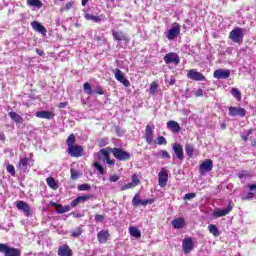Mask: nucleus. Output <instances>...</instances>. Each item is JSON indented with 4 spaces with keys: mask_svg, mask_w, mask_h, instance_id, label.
I'll return each mask as SVG.
<instances>
[{
    "mask_svg": "<svg viewBox=\"0 0 256 256\" xmlns=\"http://www.w3.org/2000/svg\"><path fill=\"white\" fill-rule=\"evenodd\" d=\"M83 234V229L81 227L75 228L71 231V237H81Z\"/></svg>",
    "mask_w": 256,
    "mask_h": 256,
    "instance_id": "37",
    "label": "nucleus"
},
{
    "mask_svg": "<svg viewBox=\"0 0 256 256\" xmlns=\"http://www.w3.org/2000/svg\"><path fill=\"white\" fill-rule=\"evenodd\" d=\"M251 131L252 130H248L247 135L246 136L245 135L242 136L243 141H247V139H249V135H251Z\"/></svg>",
    "mask_w": 256,
    "mask_h": 256,
    "instance_id": "63",
    "label": "nucleus"
},
{
    "mask_svg": "<svg viewBox=\"0 0 256 256\" xmlns=\"http://www.w3.org/2000/svg\"><path fill=\"white\" fill-rule=\"evenodd\" d=\"M83 89H84L86 95L93 94V89L91 88V84H89V82L84 83Z\"/></svg>",
    "mask_w": 256,
    "mask_h": 256,
    "instance_id": "38",
    "label": "nucleus"
},
{
    "mask_svg": "<svg viewBox=\"0 0 256 256\" xmlns=\"http://www.w3.org/2000/svg\"><path fill=\"white\" fill-rule=\"evenodd\" d=\"M179 35H181V26L179 23L175 22L172 24L171 29L166 32V38L169 41H173L176 37H179Z\"/></svg>",
    "mask_w": 256,
    "mask_h": 256,
    "instance_id": "4",
    "label": "nucleus"
},
{
    "mask_svg": "<svg viewBox=\"0 0 256 256\" xmlns=\"http://www.w3.org/2000/svg\"><path fill=\"white\" fill-rule=\"evenodd\" d=\"M154 157H161V159H171V155L167 150H160L154 154Z\"/></svg>",
    "mask_w": 256,
    "mask_h": 256,
    "instance_id": "31",
    "label": "nucleus"
},
{
    "mask_svg": "<svg viewBox=\"0 0 256 256\" xmlns=\"http://www.w3.org/2000/svg\"><path fill=\"white\" fill-rule=\"evenodd\" d=\"M114 77L116 80L119 81V83H122L124 87H129V85H131V82H129L127 78H125V74H123V72L120 69L114 70Z\"/></svg>",
    "mask_w": 256,
    "mask_h": 256,
    "instance_id": "15",
    "label": "nucleus"
},
{
    "mask_svg": "<svg viewBox=\"0 0 256 256\" xmlns=\"http://www.w3.org/2000/svg\"><path fill=\"white\" fill-rule=\"evenodd\" d=\"M66 143L68 147H73V145L75 144V134H70L68 139L66 140Z\"/></svg>",
    "mask_w": 256,
    "mask_h": 256,
    "instance_id": "40",
    "label": "nucleus"
},
{
    "mask_svg": "<svg viewBox=\"0 0 256 256\" xmlns=\"http://www.w3.org/2000/svg\"><path fill=\"white\" fill-rule=\"evenodd\" d=\"M70 173H71V179H79V177H80V173L79 172H77L75 169H71L70 170Z\"/></svg>",
    "mask_w": 256,
    "mask_h": 256,
    "instance_id": "47",
    "label": "nucleus"
},
{
    "mask_svg": "<svg viewBox=\"0 0 256 256\" xmlns=\"http://www.w3.org/2000/svg\"><path fill=\"white\" fill-rule=\"evenodd\" d=\"M8 115L16 125H23V116L19 115L17 112L11 111Z\"/></svg>",
    "mask_w": 256,
    "mask_h": 256,
    "instance_id": "24",
    "label": "nucleus"
},
{
    "mask_svg": "<svg viewBox=\"0 0 256 256\" xmlns=\"http://www.w3.org/2000/svg\"><path fill=\"white\" fill-rule=\"evenodd\" d=\"M58 256H73V250L69 245L64 244L58 248Z\"/></svg>",
    "mask_w": 256,
    "mask_h": 256,
    "instance_id": "21",
    "label": "nucleus"
},
{
    "mask_svg": "<svg viewBox=\"0 0 256 256\" xmlns=\"http://www.w3.org/2000/svg\"><path fill=\"white\" fill-rule=\"evenodd\" d=\"M95 221L97 223H103V221H105V216L101 215V214H96L95 215Z\"/></svg>",
    "mask_w": 256,
    "mask_h": 256,
    "instance_id": "50",
    "label": "nucleus"
},
{
    "mask_svg": "<svg viewBox=\"0 0 256 256\" xmlns=\"http://www.w3.org/2000/svg\"><path fill=\"white\" fill-rule=\"evenodd\" d=\"M0 253H3L4 256H21L19 249L10 247L7 244H0Z\"/></svg>",
    "mask_w": 256,
    "mask_h": 256,
    "instance_id": "5",
    "label": "nucleus"
},
{
    "mask_svg": "<svg viewBox=\"0 0 256 256\" xmlns=\"http://www.w3.org/2000/svg\"><path fill=\"white\" fill-rule=\"evenodd\" d=\"M155 126H153L151 123H148L146 125V129H145V139H146V143H148V145H151V143H153V135L155 133Z\"/></svg>",
    "mask_w": 256,
    "mask_h": 256,
    "instance_id": "14",
    "label": "nucleus"
},
{
    "mask_svg": "<svg viewBox=\"0 0 256 256\" xmlns=\"http://www.w3.org/2000/svg\"><path fill=\"white\" fill-rule=\"evenodd\" d=\"M97 238L99 243H107V239H109V231L101 230L100 232H98Z\"/></svg>",
    "mask_w": 256,
    "mask_h": 256,
    "instance_id": "27",
    "label": "nucleus"
},
{
    "mask_svg": "<svg viewBox=\"0 0 256 256\" xmlns=\"http://www.w3.org/2000/svg\"><path fill=\"white\" fill-rule=\"evenodd\" d=\"M80 203L79 198L77 197L76 199H74L71 204L70 207H77V205Z\"/></svg>",
    "mask_w": 256,
    "mask_h": 256,
    "instance_id": "57",
    "label": "nucleus"
},
{
    "mask_svg": "<svg viewBox=\"0 0 256 256\" xmlns=\"http://www.w3.org/2000/svg\"><path fill=\"white\" fill-rule=\"evenodd\" d=\"M228 115L229 117H245V115H247V110L241 107H229Z\"/></svg>",
    "mask_w": 256,
    "mask_h": 256,
    "instance_id": "12",
    "label": "nucleus"
},
{
    "mask_svg": "<svg viewBox=\"0 0 256 256\" xmlns=\"http://www.w3.org/2000/svg\"><path fill=\"white\" fill-rule=\"evenodd\" d=\"M231 95L236 99V101H241V91L237 88H232L231 89Z\"/></svg>",
    "mask_w": 256,
    "mask_h": 256,
    "instance_id": "35",
    "label": "nucleus"
},
{
    "mask_svg": "<svg viewBox=\"0 0 256 256\" xmlns=\"http://www.w3.org/2000/svg\"><path fill=\"white\" fill-rule=\"evenodd\" d=\"M166 127L167 129H169V131H172V133H180L181 132V126L179 125V123L177 121L174 120H170L166 123Z\"/></svg>",
    "mask_w": 256,
    "mask_h": 256,
    "instance_id": "20",
    "label": "nucleus"
},
{
    "mask_svg": "<svg viewBox=\"0 0 256 256\" xmlns=\"http://www.w3.org/2000/svg\"><path fill=\"white\" fill-rule=\"evenodd\" d=\"M85 19L88 21H93V23H101V21H105V16L103 14L99 16H95L93 14H85Z\"/></svg>",
    "mask_w": 256,
    "mask_h": 256,
    "instance_id": "25",
    "label": "nucleus"
},
{
    "mask_svg": "<svg viewBox=\"0 0 256 256\" xmlns=\"http://www.w3.org/2000/svg\"><path fill=\"white\" fill-rule=\"evenodd\" d=\"M94 168L98 171L99 175H105V168L99 162L94 163Z\"/></svg>",
    "mask_w": 256,
    "mask_h": 256,
    "instance_id": "36",
    "label": "nucleus"
},
{
    "mask_svg": "<svg viewBox=\"0 0 256 256\" xmlns=\"http://www.w3.org/2000/svg\"><path fill=\"white\" fill-rule=\"evenodd\" d=\"M16 208L18 209V211H22L25 217H31L32 215L31 206L27 202L23 200L17 201Z\"/></svg>",
    "mask_w": 256,
    "mask_h": 256,
    "instance_id": "7",
    "label": "nucleus"
},
{
    "mask_svg": "<svg viewBox=\"0 0 256 256\" xmlns=\"http://www.w3.org/2000/svg\"><path fill=\"white\" fill-rule=\"evenodd\" d=\"M31 27H32V29H34V31H37L38 33H41L42 35H47V29L45 28V26H43L38 21H32Z\"/></svg>",
    "mask_w": 256,
    "mask_h": 256,
    "instance_id": "22",
    "label": "nucleus"
},
{
    "mask_svg": "<svg viewBox=\"0 0 256 256\" xmlns=\"http://www.w3.org/2000/svg\"><path fill=\"white\" fill-rule=\"evenodd\" d=\"M157 145H167V139L164 136H158Z\"/></svg>",
    "mask_w": 256,
    "mask_h": 256,
    "instance_id": "45",
    "label": "nucleus"
},
{
    "mask_svg": "<svg viewBox=\"0 0 256 256\" xmlns=\"http://www.w3.org/2000/svg\"><path fill=\"white\" fill-rule=\"evenodd\" d=\"M94 91L95 93H97V95H105V91H103V88L101 86H96Z\"/></svg>",
    "mask_w": 256,
    "mask_h": 256,
    "instance_id": "51",
    "label": "nucleus"
},
{
    "mask_svg": "<svg viewBox=\"0 0 256 256\" xmlns=\"http://www.w3.org/2000/svg\"><path fill=\"white\" fill-rule=\"evenodd\" d=\"M36 117L38 119H54L55 118V113L51 111H38L36 112Z\"/></svg>",
    "mask_w": 256,
    "mask_h": 256,
    "instance_id": "23",
    "label": "nucleus"
},
{
    "mask_svg": "<svg viewBox=\"0 0 256 256\" xmlns=\"http://www.w3.org/2000/svg\"><path fill=\"white\" fill-rule=\"evenodd\" d=\"M164 63H166V65H171V63H173V65H179L181 58L178 53L170 52L164 56Z\"/></svg>",
    "mask_w": 256,
    "mask_h": 256,
    "instance_id": "8",
    "label": "nucleus"
},
{
    "mask_svg": "<svg viewBox=\"0 0 256 256\" xmlns=\"http://www.w3.org/2000/svg\"><path fill=\"white\" fill-rule=\"evenodd\" d=\"M155 91H157V83H152L150 86V93L155 94Z\"/></svg>",
    "mask_w": 256,
    "mask_h": 256,
    "instance_id": "56",
    "label": "nucleus"
},
{
    "mask_svg": "<svg viewBox=\"0 0 256 256\" xmlns=\"http://www.w3.org/2000/svg\"><path fill=\"white\" fill-rule=\"evenodd\" d=\"M29 165V158L24 157V158H20L19 164H18V169H20V171H27V166Z\"/></svg>",
    "mask_w": 256,
    "mask_h": 256,
    "instance_id": "29",
    "label": "nucleus"
},
{
    "mask_svg": "<svg viewBox=\"0 0 256 256\" xmlns=\"http://www.w3.org/2000/svg\"><path fill=\"white\" fill-rule=\"evenodd\" d=\"M36 53L37 55H39L40 57H43L45 55V52H43V50L41 49H36Z\"/></svg>",
    "mask_w": 256,
    "mask_h": 256,
    "instance_id": "62",
    "label": "nucleus"
},
{
    "mask_svg": "<svg viewBox=\"0 0 256 256\" xmlns=\"http://www.w3.org/2000/svg\"><path fill=\"white\" fill-rule=\"evenodd\" d=\"M46 183L50 189H53V191H57L59 189V183H57V180L53 177H48L46 179Z\"/></svg>",
    "mask_w": 256,
    "mask_h": 256,
    "instance_id": "28",
    "label": "nucleus"
},
{
    "mask_svg": "<svg viewBox=\"0 0 256 256\" xmlns=\"http://www.w3.org/2000/svg\"><path fill=\"white\" fill-rule=\"evenodd\" d=\"M169 181V170L166 168H161L160 172L158 173V185L162 188L167 187V182Z\"/></svg>",
    "mask_w": 256,
    "mask_h": 256,
    "instance_id": "9",
    "label": "nucleus"
},
{
    "mask_svg": "<svg viewBox=\"0 0 256 256\" xmlns=\"http://www.w3.org/2000/svg\"><path fill=\"white\" fill-rule=\"evenodd\" d=\"M238 177L239 179H248V177H253V175L249 171H240Z\"/></svg>",
    "mask_w": 256,
    "mask_h": 256,
    "instance_id": "39",
    "label": "nucleus"
},
{
    "mask_svg": "<svg viewBox=\"0 0 256 256\" xmlns=\"http://www.w3.org/2000/svg\"><path fill=\"white\" fill-rule=\"evenodd\" d=\"M100 155H103L102 161L106 163L110 169L115 167V159H111V147L102 148Z\"/></svg>",
    "mask_w": 256,
    "mask_h": 256,
    "instance_id": "2",
    "label": "nucleus"
},
{
    "mask_svg": "<svg viewBox=\"0 0 256 256\" xmlns=\"http://www.w3.org/2000/svg\"><path fill=\"white\" fill-rule=\"evenodd\" d=\"M185 152H186V155L191 158L193 157V153H195V147H193V145L191 144H186Z\"/></svg>",
    "mask_w": 256,
    "mask_h": 256,
    "instance_id": "34",
    "label": "nucleus"
},
{
    "mask_svg": "<svg viewBox=\"0 0 256 256\" xmlns=\"http://www.w3.org/2000/svg\"><path fill=\"white\" fill-rule=\"evenodd\" d=\"M133 207H139L141 205V199H139L138 194H136L132 199Z\"/></svg>",
    "mask_w": 256,
    "mask_h": 256,
    "instance_id": "41",
    "label": "nucleus"
},
{
    "mask_svg": "<svg viewBox=\"0 0 256 256\" xmlns=\"http://www.w3.org/2000/svg\"><path fill=\"white\" fill-rule=\"evenodd\" d=\"M210 171H213V160L206 159L204 162L200 164L199 173L200 175L203 176L206 173H210Z\"/></svg>",
    "mask_w": 256,
    "mask_h": 256,
    "instance_id": "10",
    "label": "nucleus"
},
{
    "mask_svg": "<svg viewBox=\"0 0 256 256\" xmlns=\"http://www.w3.org/2000/svg\"><path fill=\"white\" fill-rule=\"evenodd\" d=\"M208 231L214 235V237H219L220 233H219V228H217V226L215 224H210L208 226Z\"/></svg>",
    "mask_w": 256,
    "mask_h": 256,
    "instance_id": "33",
    "label": "nucleus"
},
{
    "mask_svg": "<svg viewBox=\"0 0 256 256\" xmlns=\"http://www.w3.org/2000/svg\"><path fill=\"white\" fill-rule=\"evenodd\" d=\"M71 157H81L83 155V147L79 145H73L67 149Z\"/></svg>",
    "mask_w": 256,
    "mask_h": 256,
    "instance_id": "16",
    "label": "nucleus"
},
{
    "mask_svg": "<svg viewBox=\"0 0 256 256\" xmlns=\"http://www.w3.org/2000/svg\"><path fill=\"white\" fill-rule=\"evenodd\" d=\"M131 183L134 187H137V185H139V183H141V180H139V176H137V174H134L132 176V182Z\"/></svg>",
    "mask_w": 256,
    "mask_h": 256,
    "instance_id": "44",
    "label": "nucleus"
},
{
    "mask_svg": "<svg viewBox=\"0 0 256 256\" xmlns=\"http://www.w3.org/2000/svg\"><path fill=\"white\" fill-rule=\"evenodd\" d=\"M73 7V2H68L65 4V6L62 8V11H69Z\"/></svg>",
    "mask_w": 256,
    "mask_h": 256,
    "instance_id": "54",
    "label": "nucleus"
},
{
    "mask_svg": "<svg viewBox=\"0 0 256 256\" xmlns=\"http://www.w3.org/2000/svg\"><path fill=\"white\" fill-rule=\"evenodd\" d=\"M231 211H233V206L229 204L226 209L216 208L213 211L212 216L215 217V219H219V217H225L226 215H229Z\"/></svg>",
    "mask_w": 256,
    "mask_h": 256,
    "instance_id": "13",
    "label": "nucleus"
},
{
    "mask_svg": "<svg viewBox=\"0 0 256 256\" xmlns=\"http://www.w3.org/2000/svg\"><path fill=\"white\" fill-rule=\"evenodd\" d=\"M89 199H91L90 195H83V196L78 197V201H80V203H83L85 201H89Z\"/></svg>",
    "mask_w": 256,
    "mask_h": 256,
    "instance_id": "52",
    "label": "nucleus"
},
{
    "mask_svg": "<svg viewBox=\"0 0 256 256\" xmlns=\"http://www.w3.org/2000/svg\"><path fill=\"white\" fill-rule=\"evenodd\" d=\"M195 95H196V97H203V89H198V90L195 92Z\"/></svg>",
    "mask_w": 256,
    "mask_h": 256,
    "instance_id": "58",
    "label": "nucleus"
},
{
    "mask_svg": "<svg viewBox=\"0 0 256 256\" xmlns=\"http://www.w3.org/2000/svg\"><path fill=\"white\" fill-rule=\"evenodd\" d=\"M155 203L154 199H146V200H141L140 205L143 207H147V205H153Z\"/></svg>",
    "mask_w": 256,
    "mask_h": 256,
    "instance_id": "43",
    "label": "nucleus"
},
{
    "mask_svg": "<svg viewBox=\"0 0 256 256\" xmlns=\"http://www.w3.org/2000/svg\"><path fill=\"white\" fill-rule=\"evenodd\" d=\"M195 249V242H193V238L186 237L182 242V251L184 255H189Z\"/></svg>",
    "mask_w": 256,
    "mask_h": 256,
    "instance_id": "6",
    "label": "nucleus"
},
{
    "mask_svg": "<svg viewBox=\"0 0 256 256\" xmlns=\"http://www.w3.org/2000/svg\"><path fill=\"white\" fill-rule=\"evenodd\" d=\"M52 205L54 207H58V205L56 203H52ZM57 212L60 213V214H63V213H67V210H64V207L59 205Z\"/></svg>",
    "mask_w": 256,
    "mask_h": 256,
    "instance_id": "53",
    "label": "nucleus"
},
{
    "mask_svg": "<svg viewBox=\"0 0 256 256\" xmlns=\"http://www.w3.org/2000/svg\"><path fill=\"white\" fill-rule=\"evenodd\" d=\"M99 145H100L101 147H105V145H107V140H106V139L100 140V141H99Z\"/></svg>",
    "mask_w": 256,
    "mask_h": 256,
    "instance_id": "61",
    "label": "nucleus"
},
{
    "mask_svg": "<svg viewBox=\"0 0 256 256\" xmlns=\"http://www.w3.org/2000/svg\"><path fill=\"white\" fill-rule=\"evenodd\" d=\"M175 78L171 77L169 80H166V83H168V85H175Z\"/></svg>",
    "mask_w": 256,
    "mask_h": 256,
    "instance_id": "59",
    "label": "nucleus"
},
{
    "mask_svg": "<svg viewBox=\"0 0 256 256\" xmlns=\"http://www.w3.org/2000/svg\"><path fill=\"white\" fill-rule=\"evenodd\" d=\"M110 152L117 161H129L131 159V153L125 151L123 148H110Z\"/></svg>",
    "mask_w": 256,
    "mask_h": 256,
    "instance_id": "1",
    "label": "nucleus"
},
{
    "mask_svg": "<svg viewBox=\"0 0 256 256\" xmlns=\"http://www.w3.org/2000/svg\"><path fill=\"white\" fill-rule=\"evenodd\" d=\"M172 227L174 229H183L185 227V218L180 217L172 221Z\"/></svg>",
    "mask_w": 256,
    "mask_h": 256,
    "instance_id": "26",
    "label": "nucleus"
},
{
    "mask_svg": "<svg viewBox=\"0 0 256 256\" xmlns=\"http://www.w3.org/2000/svg\"><path fill=\"white\" fill-rule=\"evenodd\" d=\"M66 106H67V102H61V103L59 104V108H60V109H65Z\"/></svg>",
    "mask_w": 256,
    "mask_h": 256,
    "instance_id": "64",
    "label": "nucleus"
},
{
    "mask_svg": "<svg viewBox=\"0 0 256 256\" xmlns=\"http://www.w3.org/2000/svg\"><path fill=\"white\" fill-rule=\"evenodd\" d=\"M27 5L41 9V7H43V2H41V0H27Z\"/></svg>",
    "mask_w": 256,
    "mask_h": 256,
    "instance_id": "32",
    "label": "nucleus"
},
{
    "mask_svg": "<svg viewBox=\"0 0 256 256\" xmlns=\"http://www.w3.org/2000/svg\"><path fill=\"white\" fill-rule=\"evenodd\" d=\"M135 186L133 185L132 182L125 184L120 188V191H127V189H133Z\"/></svg>",
    "mask_w": 256,
    "mask_h": 256,
    "instance_id": "48",
    "label": "nucleus"
},
{
    "mask_svg": "<svg viewBox=\"0 0 256 256\" xmlns=\"http://www.w3.org/2000/svg\"><path fill=\"white\" fill-rule=\"evenodd\" d=\"M129 233H130L131 237H135L136 239L141 238V231L137 227H130Z\"/></svg>",
    "mask_w": 256,
    "mask_h": 256,
    "instance_id": "30",
    "label": "nucleus"
},
{
    "mask_svg": "<svg viewBox=\"0 0 256 256\" xmlns=\"http://www.w3.org/2000/svg\"><path fill=\"white\" fill-rule=\"evenodd\" d=\"M188 79L192 81H206L205 75L203 73L197 71V69H190L187 71Z\"/></svg>",
    "mask_w": 256,
    "mask_h": 256,
    "instance_id": "11",
    "label": "nucleus"
},
{
    "mask_svg": "<svg viewBox=\"0 0 256 256\" xmlns=\"http://www.w3.org/2000/svg\"><path fill=\"white\" fill-rule=\"evenodd\" d=\"M243 28L236 27L229 33V39L233 41V43H238V45H241L243 43Z\"/></svg>",
    "mask_w": 256,
    "mask_h": 256,
    "instance_id": "3",
    "label": "nucleus"
},
{
    "mask_svg": "<svg viewBox=\"0 0 256 256\" xmlns=\"http://www.w3.org/2000/svg\"><path fill=\"white\" fill-rule=\"evenodd\" d=\"M172 149L176 155V159H179L180 161H183L185 159L184 152H183V146L179 143H174L172 146Z\"/></svg>",
    "mask_w": 256,
    "mask_h": 256,
    "instance_id": "18",
    "label": "nucleus"
},
{
    "mask_svg": "<svg viewBox=\"0 0 256 256\" xmlns=\"http://www.w3.org/2000/svg\"><path fill=\"white\" fill-rule=\"evenodd\" d=\"M91 189V185L89 184H81L78 186V191H89Z\"/></svg>",
    "mask_w": 256,
    "mask_h": 256,
    "instance_id": "46",
    "label": "nucleus"
},
{
    "mask_svg": "<svg viewBox=\"0 0 256 256\" xmlns=\"http://www.w3.org/2000/svg\"><path fill=\"white\" fill-rule=\"evenodd\" d=\"M6 171L12 175V177H15V166L13 164H8L6 167Z\"/></svg>",
    "mask_w": 256,
    "mask_h": 256,
    "instance_id": "42",
    "label": "nucleus"
},
{
    "mask_svg": "<svg viewBox=\"0 0 256 256\" xmlns=\"http://www.w3.org/2000/svg\"><path fill=\"white\" fill-rule=\"evenodd\" d=\"M195 197H197V194H195V193H187V194H185V196H184V200L189 201V200H191V199H195Z\"/></svg>",
    "mask_w": 256,
    "mask_h": 256,
    "instance_id": "49",
    "label": "nucleus"
},
{
    "mask_svg": "<svg viewBox=\"0 0 256 256\" xmlns=\"http://www.w3.org/2000/svg\"><path fill=\"white\" fill-rule=\"evenodd\" d=\"M112 37L114 41H125L129 42V37L123 31L112 30Z\"/></svg>",
    "mask_w": 256,
    "mask_h": 256,
    "instance_id": "19",
    "label": "nucleus"
},
{
    "mask_svg": "<svg viewBox=\"0 0 256 256\" xmlns=\"http://www.w3.org/2000/svg\"><path fill=\"white\" fill-rule=\"evenodd\" d=\"M231 77V71L227 69H218L214 71L215 79H229Z\"/></svg>",
    "mask_w": 256,
    "mask_h": 256,
    "instance_id": "17",
    "label": "nucleus"
},
{
    "mask_svg": "<svg viewBox=\"0 0 256 256\" xmlns=\"http://www.w3.org/2000/svg\"><path fill=\"white\" fill-rule=\"evenodd\" d=\"M253 197H255V193H254V192H249V193L246 195V199H253Z\"/></svg>",
    "mask_w": 256,
    "mask_h": 256,
    "instance_id": "60",
    "label": "nucleus"
},
{
    "mask_svg": "<svg viewBox=\"0 0 256 256\" xmlns=\"http://www.w3.org/2000/svg\"><path fill=\"white\" fill-rule=\"evenodd\" d=\"M110 183H117L119 181V176L118 175H112L109 178Z\"/></svg>",
    "mask_w": 256,
    "mask_h": 256,
    "instance_id": "55",
    "label": "nucleus"
}]
</instances>
